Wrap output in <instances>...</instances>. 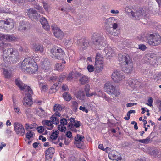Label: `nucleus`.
<instances>
[{
  "label": "nucleus",
  "mask_w": 161,
  "mask_h": 161,
  "mask_svg": "<svg viewBox=\"0 0 161 161\" xmlns=\"http://www.w3.org/2000/svg\"><path fill=\"white\" fill-rule=\"evenodd\" d=\"M3 60L6 64H12L19 61V54L17 50H14L11 48H8L3 51Z\"/></svg>",
  "instance_id": "1"
},
{
  "label": "nucleus",
  "mask_w": 161,
  "mask_h": 161,
  "mask_svg": "<svg viewBox=\"0 0 161 161\" xmlns=\"http://www.w3.org/2000/svg\"><path fill=\"white\" fill-rule=\"evenodd\" d=\"M118 59L122 66V70L126 73H130L133 70V64L129 55L125 53H120L118 55Z\"/></svg>",
  "instance_id": "2"
},
{
  "label": "nucleus",
  "mask_w": 161,
  "mask_h": 161,
  "mask_svg": "<svg viewBox=\"0 0 161 161\" xmlns=\"http://www.w3.org/2000/svg\"><path fill=\"white\" fill-rule=\"evenodd\" d=\"M93 46L96 49H100L105 45L103 36L99 34L94 33L92 38Z\"/></svg>",
  "instance_id": "3"
},
{
  "label": "nucleus",
  "mask_w": 161,
  "mask_h": 161,
  "mask_svg": "<svg viewBox=\"0 0 161 161\" xmlns=\"http://www.w3.org/2000/svg\"><path fill=\"white\" fill-rule=\"evenodd\" d=\"M43 14L44 11L42 8L38 4L36 5L34 8H30L27 10V15L29 18L32 20H37L40 18V15L36 11Z\"/></svg>",
  "instance_id": "4"
},
{
  "label": "nucleus",
  "mask_w": 161,
  "mask_h": 161,
  "mask_svg": "<svg viewBox=\"0 0 161 161\" xmlns=\"http://www.w3.org/2000/svg\"><path fill=\"white\" fill-rule=\"evenodd\" d=\"M146 41L150 45L157 46L161 42V37L158 33L147 34Z\"/></svg>",
  "instance_id": "5"
},
{
  "label": "nucleus",
  "mask_w": 161,
  "mask_h": 161,
  "mask_svg": "<svg viewBox=\"0 0 161 161\" xmlns=\"http://www.w3.org/2000/svg\"><path fill=\"white\" fill-rule=\"evenodd\" d=\"M50 52L52 54V57L54 59H62L65 56L64 51L60 48L57 47L51 49Z\"/></svg>",
  "instance_id": "6"
},
{
  "label": "nucleus",
  "mask_w": 161,
  "mask_h": 161,
  "mask_svg": "<svg viewBox=\"0 0 161 161\" xmlns=\"http://www.w3.org/2000/svg\"><path fill=\"white\" fill-rule=\"evenodd\" d=\"M148 10L145 9L134 10L132 12V18L133 19L139 20L144 17L148 13Z\"/></svg>",
  "instance_id": "7"
},
{
  "label": "nucleus",
  "mask_w": 161,
  "mask_h": 161,
  "mask_svg": "<svg viewBox=\"0 0 161 161\" xmlns=\"http://www.w3.org/2000/svg\"><path fill=\"white\" fill-rule=\"evenodd\" d=\"M104 89L106 92L110 95H114L117 97L120 94L119 90L116 89L115 87L110 82L105 84Z\"/></svg>",
  "instance_id": "8"
},
{
  "label": "nucleus",
  "mask_w": 161,
  "mask_h": 161,
  "mask_svg": "<svg viewBox=\"0 0 161 161\" xmlns=\"http://www.w3.org/2000/svg\"><path fill=\"white\" fill-rule=\"evenodd\" d=\"M14 25L13 20L10 18L7 19L6 21H0V27H3L6 30L12 29L13 28Z\"/></svg>",
  "instance_id": "9"
},
{
  "label": "nucleus",
  "mask_w": 161,
  "mask_h": 161,
  "mask_svg": "<svg viewBox=\"0 0 161 161\" xmlns=\"http://www.w3.org/2000/svg\"><path fill=\"white\" fill-rule=\"evenodd\" d=\"M111 77L114 81L115 83H120L125 79L124 75L118 71H115L112 74Z\"/></svg>",
  "instance_id": "10"
},
{
  "label": "nucleus",
  "mask_w": 161,
  "mask_h": 161,
  "mask_svg": "<svg viewBox=\"0 0 161 161\" xmlns=\"http://www.w3.org/2000/svg\"><path fill=\"white\" fill-rule=\"evenodd\" d=\"M95 66L96 71L97 72H100L103 69V62L100 54H97L96 56Z\"/></svg>",
  "instance_id": "11"
},
{
  "label": "nucleus",
  "mask_w": 161,
  "mask_h": 161,
  "mask_svg": "<svg viewBox=\"0 0 161 161\" xmlns=\"http://www.w3.org/2000/svg\"><path fill=\"white\" fill-rule=\"evenodd\" d=\"M33 94V92L27 93L25 94V96L23 99L22 102L23 105L25 106L30 107L33 104L32 96Z\"/></svg>",
  "instance_id": "12"
},
{
  "label": "nucleus",
  "mask_w": 161,
  "mask_h": 161,
  "mask_svg": "<svg viewBox=\"0 0 161 161\" xmlns=\"http://www.w3.org/2000/svg\"><path fill=\"white\" fill-rule=\"evenodd\" d=\"M144 58L146 61L151 65H155L156 64V58L155 55L154 53L147 54L145 55Z\"/></svg>",
  "instance_id": "13"
},
{
  "label": "nucleus",
  "mask_w": 161,
  "mask_h": 161,
  "mask_svg": "<svg viewBox=\"0 0 161 161\" xmlns=\"http://www.w3.org/2000/svg\"><path fill=\"white\" fill-rule=\"evenodd\" d=\"M41 64L42 68L44 70L45 72L52 70L50 67V63L47 58H43L41 61Z\"/></svg>",
  "instance_id": "14"
},
{
  "label": "nucleus",
  "mask_w": 161,
  "mask_h": 161,
  "mask_svg": "<svg viewBox=\"0 0 161 161\" xmlns=\"http://www.w3.org/2000/svg\"><path fill=\"white\" fill-rule=\"evenodd\" d=\"M55 36L57 38H62L64 36V34L60 29L58 28L56 25H53L51 26Z\"/></svg>",
  "instance_id": "15"
},
{
  "label": "nucleus",
  "mask_w": 161,
  "mask_h": 161,
  "mask_svg": "<svg viewBox=\"0 0 161 161\" xmlns=\"http://www.w3.org/2000/svg\"><path fill=\"white\" fill-rule=\"evenodd\" d=\"M34 63L35 64L34 65L36 66L35 68H34V66H33L32 68L31 67H26L21 68V70L23 72H24L25 73L29 74L34 73L35 71H37V67L36 63L35 62H34Z\"/></svg>",
  "instance_id": "16"
},
{
  "label": "nucleus",
  "mask_w": 161,
  "mask_h": 161,
  "mask_svg": "<svg viewBox=\"0 0 161 161\" xmlns=\"http://www.w3.org/2000/svg\"><path fill=\"white\" fill-rule=\"evenodd\" d=\"M119 153L115 150L111 151L108 154L109 158L112 160H116L118 161L120 160L122 158L119 157Z\"/></svg>",
  "instance_id": "17"
},
{
  "label": "nucleus",
  "mask_w": 161,
  "mask_h": 161,
  "mask_svg": "<svg viewBox=\"0 0 161 161\" xmlns=\"http://www.w3.org/2000/svg\"><path fill=\"white\" fill-rule=\"evenodd\" d=\"M103 53L108 59H110L111 57L114 56V50L110 47H106L104 49Z\"/></svg>",
  "instance_id": "18"
},
{
  "label": "nucleus",
  "mask_w": 161,
  "mask_h": 161,
  "mask_svg": "<svg viewBox=\"0 0 161 161\" xmlns=\"http://www.w3.org/2000/svg\"><path fill=\"white\" fill-rule=\"evenodd\" d=\"M34 63L33 62V60L31 58H27L25 59L21 64V68L27 67V65H30L33 66L34 65Z\"/></svg>",
  "instance_id": "19"
},
{
  "label": "nucleus",
  "mask_w": 161,
  "mask_h": 161,
  "mask_svg": "<svg viewBox=\"0 0 161 161\" xmlns=\"http://www.w3.org/2000/svg\"><path fill=\"white\" fill-rule=\"evenodd\" d=\"M54 149L53 147H50L46 151L45 157L46 160L50 161L54 153Z\"/></svg>",
  "instance_id": "20"
},
{
  "label": "nucleus",
  "mask_w": 161,
  "mask_h": 161,
  "mask_svg": "<svg viewBox=\"0 0 161 161\" xmlns=\"http://www.w3.org/2000/svg\"><path fill=\"white\" fill-rule=\"evenodd\" d=\"M117 22L116 20L115 22H114L112 25V27H110L106 29L107 31L109 34L114 36H116L117 35L116 32L114 31V30H116L118 27V25L117 23Z\"/></svg>",
  "instance_id": "21"
},
{
  "label": "nucleus",
  "mask_w": 161,
  "mask_h": 161,
  "mask_svg": "<svg viewBox=\"0 0 161 161\" xmlns=\"http://www.w3.org/2000/svg\"><path fill=\"white\" fill-rule=\"evenodd\" d=\"M61 114L59 113H55L50 118L52 123L56 125L58 124L59 122V117Z\"/></svg>",
  "instance_id": "22"
},
{
  "label": "nucleus",
  "mask_w": 161,
  "mask_h": 161,
  "mask_svg": "<svg viewBox=\"0 0 161 161\" xmlns=\"http://www.w3.org/2000/svg\"><path fill=\"white\" fill-rule=\"evenodd\" d=\"M15 39V37L13 36L0 34V40L2 41H12L14 40Z\"/></svg>",
  "instance_id": "23"
},
{
  "label": "nucleus",
  "mask_w": 161,
  "mask_h": 161,
  "mask_svg": "<svg viewBox=\"0 0 161 161\" xmlns=\"http://www.w3.org/2000/svg\"><path fill=\"white\" fill-rule=\"evenodd\" d=\"M59 133V131L58 130L55 131L52 133L50 136V141H52L53 143L55 144L58 143L59 141V139H57V141L55 140L58 138Z\"/></svg>",
  "instance_id": "24"
},
{
  "label": "nucleus",
  "mask_w": 161,
  "mask_h": 161,
  "mask_svg": "<svg viewBox=\"0 0 161 161\" xmlns=\"http://www.w3.org/2000/svg\"><path fill=\"white\" fill-rule=\"evenodd\" d=\"M21 90H23L24 93L26 94L27 93L33 92L30 86L27 85L21 82Z\"/></svg>",
  "instance_id": "25"
},
{
  "label": "nucleus",
  "mask_w": 161,
  "mask_h": 161,
  "mask_svg": "<svg viewBox=\"0 0 161 161\" xmlns=\"http://www.w3.org/2000/svg\"><path fill=\"white\" fill-rule=\"evenodd\" d=\"M36 113L41 118H44L47 115V113L41 107H39L36 109Z\"/></svg>",
  "instance_id": "26"
},
{
  "label": "nucleus",
  "mask_w": 161,
  "mask_h": 161,
  "mask_svg": "<svg viewBox=\"0 0 161 161\" xmlns=\"http://www.w3.org/2000/svg\"><path fill=\"white\" fill-rule=\"evenodd\" d=\"M77 74L78 76H81V78L79 79V81L81 84H84L88 81L89 79L87 76L79 73H77Z\"/></svg>",
  "instance_id": "27"
},
{
  "label": "nucleus",
  "mask_w": 161,
  "mask_h": 161,
  "mask_svg": "<svg viewBox=\"0 0 161 161\" xmlns=\"http://www.w3.org/2000/svg\"><path fill=\"white\" fill-rule=\"evenodd\" d=\"M41 23L42 27L45 29L47 31L49 30L50 26L47 19L45 18L44 17L42 18L41 20Z\"/></svg>",
  "instance_id": "28"
},
{
  "label": "nucleus",
  "mask_w": 161,
  "mask_h": 161,
  "mask_svg": "<svg viewBox=\"0 0 161 161\" xmlns=\"http://www.w3.org/2000/svg\"><path fill=\"white\" fill-rule=\"evenodd\" d=\"M85 95L83 89L79 91L76 95V97L80 100H83L84 99Z\"/></svg>",
  "instance_id": "29"
},
{
  "label": "nucleus",
  "mask_w": 161,
  "mask_h": 161,
  "mask_svg": "<svg viewBox=\"0 0 161 161\" xmlns=\"http://www.w3.org/2000/svg\"><path fill=\"white\" fill-rule=\"evenodd\" d=\"M33 48L36 52H39L42 53L43 52L44 50L42 46L38 44H34Z\"/></svg>",
  "instance_id": "30"
},
{
  "label": "nucleus",
  "mask_w": 161,
  "mask_h": 161,
  "mask_svg": "<svg viewBox=\"0 0 161 161\" xmlns=\"http://www.w3.org/2000/svg\"><path fill=\"white\" fill-rule=\"evenodd\" d=\"M85 91L87 96L90 97L93 95H96L97 94L95 92H93L91 93H89L90 91V86L89 85H86L85 86Z\"/></svg>",
  "instance_id": "31"
},
{
  "label": "nucleus",
  "mask_w": 161,
  "mask_h": 161,
  "mask_svg": "<svg viewBox=\"0 0 161 161\" xmlns=\"http://www.w3.org/2000/svg\"><path fill=\"white\" fill-rule=\"evenodd\" d=\"M160 151L158 149L155 148L150 152L151 155L153 156L154 157H158L160 156Z\"/></svg>",
  "instance_id": "32"
},
{
  "label": "nucleus",
  "mask_w": 161,
  "mask_h": 161,
  "mask_svg": "<svg viewBox=\"0 0 161 161\" xmlns=\"http://www.w3.org/2000/svg\"><path fill=\"white\" fill-rule=\"evenodd\" d=\"M42 123L48 127H47V128L49 130H51L53 127V123H52L51 120H46L42 121Z\"/></svg>",
  "instance_id": "33"
},
{
  "label": "nucleus",
  "mask_w": 161,
  "mask_h": 161,
  "mask_svg": "<svg viewBox=\"0 0 161 161\" xmlns=\"http://www.w3.org/2000/svg\"><path fill=\"white\" fill-rule=\"evenodd\" d=\"M30 28L29 24L28 22L25 21H23L22 22L21 25V29L22 31H25L27 29Z\"/></svg>",
  "instance_id": "34"
},
{
  "label": "nucleus",
  "mask_w": 161,
  "mask_h": 161,
  "mask_svg": "<svg viewBox=\"0 0 161 161\" xmlns=\"http://www.w3.org/2000/svg\"><path fill=\"white\" fill-rule=\"evenodd\" d=\"M116 20L114 18L111 17L106 19L105 22L106 25L110 26L112 25L114 22H115Z\"/></svg>",
  "instance_id": "35"
},
{
  "label": "nucleus",
  "mask_w": 161,
  "mask_h": 161,
  "mask_svg": "<svg viewBox=\"0 0 161 161\" xmlns=\"http://www.w3.org/2000/svg\"><path fill=\"white\" fill-rule=\"evenodd\" d=\"M136 141L140 143L146 144L150 143L152 142V140L150 139V137H149L145 139L140 140L136 139Z\"/></svg>",
  "instance_id": "36"
},
{
  "label": "nucleus",
  "mask_w": 161,
  "mask_h": 161,
  "mask_svg": "<svg viewBox=\"0 0 161 161\" xmlns=\"http://www.w3.org/2000/svg\"><path fill=\"white\" fill-rule=\"evenodd\" d=\"M54 68L56 70L61 71L64 69V66L61 63H57L55 64Z\"/></svg>",
  "instance_id": "37"
},
{
  "label": "nucleus",
  "mask_w": 161,
  "mask_h": 161,
  "mask_svg": "<svg viewBox=\"0 0 161 161\" xmlns=\"http://www.w3.org/2000/svg\"><path fill=\"white\" fill-rule=\"evenodd\" d=\"M59 83L54 84L52 86L49 92L51 93H53L55 92L58 89V85Z\"/></svg>",
  "instance_id": "38"
},
{
  "label": "nucleus",
  "mask_w": 161,
  "mask_h": 161,
  "mask_svg": "<svg viewBox=\"0 0 161 161\" xmlns=\"http://www.w3.org/2000/svg\"><path fill=\"white\" fill-rule=\"evenodd\" d=\"M25 125V128L27 130H34L36 129V124L33 125L31 124L30 125H29L28 124H26Z\"/></svg>",
  "instance_id": "39"
},
{
  "label": "nucleus",
  "mask_w": 161,
  "mask_h": 161,
  "mask_svg": "<svg viewBox=\"0 0 161 161\" xmlns=\"http://www.w3.org/2000/svg\"><path fill=\"white\" fill-rule=\"evenodd\" d=\"M63 97L65 100L67 101H70L71 99L70 94L68 92H65L63 94Z\"/></svg>",
  "instance_id": "40"
},
{
  "label": "nucleus",
  "mask_w": 161,
  "mask_h": 161,
  "mask_svg": "<svg viewBox=\"0 0 161 161\" xmlns=\"http://www.w3.org/2000/svg\"><path fill=\"white\" fill-rule=\"evenodd\" d=\"M14 130L16 133L18 134L20 131V124L18 122H16L14 125Z\"/></svg>",
  "instance_id": "41"
},
{
  "label": "nucleus",
  "mask_w": 161,
  "mask_h": 161,
  "mask_svg": "<svg viewBox=\"0 0 161 161\" xmlns=\"http://www.w3.org/2000/svg\"><path fill=\"white\" fill-rule=\"evenodd\" d=\"M83 138H84L83 136L77 134L75 138V143H78V142H83V141H82V140Z\"/></svg>",
  "instance_id": "42"
},
{
  "label": "nucleus",
  "mask_w": 161,
  "mask_h": 161,
  "mask_svg": "<svg viewBox=\"0 0 161 161\" xmlns=\"http://www.w3.org/2000/svg\"><path fill=\"white\" fill-rule=\"evenodd\" d=\"M62 107L61 105L56 104L54 106V110L55 112V113H59V112L62 110Z\"/></svg>",
  "instance_id": "43"
},
{
  "label": "nucleus",
  "mask_w": 161,
  "mask_h": 161,
  "mask_svg": "<svg viewBox=\"0 0 161 161\" xmlns=\"http://www.w3.org/2000/svg\"><path fill=\"white\" fill-rule=\"evenodd\" d=\"M3 73L5 77L6 78H9L11 76V71L10 70H8L7 69H6L5 70H4Z\"/></svg>",
  "instance_id": "44"
},
{
  "label": "nucleus",
  "mask_w": 161,
  "mask_h": 161,
  "mask_svg": "<svg viewBox=\"0 0 161 161\" xmlns=\"http://www.w3.org/2000/svg\"><path fill=\"white\" fill-rule=\"evenodd\" d=\"M82 44L81 46L82 48L83 49H86L87 47L88 46V42L87 40H82Z\"/></svg>",
  "instance_id": "45"
},
{
  "label": "nucleus",
  "mask_w": 161,
  "mask_h": 161,
  "mask_svg": "<svg viewBox=\"0 0 161 161\" xmlns=\"http://www.w3.org/2000/svg\"><path fill=\"white\" fill-rule=\"evenodd\" d=\"M57 77L56 76H50L47 77V79L49 81L54 82L57 80Z\"/></svg>",
  "instance_id": "46"
},
{
  "label": "nucleus",
  "mask_w": 161,
  "mask_h": 161,
  "mask_svg": "<svg viewBox=\"0 0 161 161\" xmlns=\"http://www.w3.org/2000/svg\"><path fill=\"white\" fill-rule=\"evenodd\" d=\"M35 136L34 133L32 131H29L27 132L26 135V138L28 139L33 138Z\"/></svg>",
  "instance_id": "47"
},
{
  "label": "nucleus",
  "mask_w": 161,
  "mask_h": 161,
  "mask_svg": "<svg viewBox=\"0 0 161 161\" xmlns=\"http://www.w3.org/2000/svg\"><path fill=\"white\" fill-rule=\"evenodd\" d=\"M72 106L73 110L76 111L78 108V103L76 101L72 102Z\"/></svg>",
  "instance_id": "48"
},
{
  "label": "nucleus",
  "mask_w": 161,
  "mask_h": 161,
  "mask_svg": "<svg viewBox=\"0 0 161 161\" xmlns=\"http://www.w3.org/2000/svg\"><path fill=\"white\" fill-rule=\"evenodd\" d=\"M146 34L145 35L144 33H142L138 36L137 38L139 40L143 41L145 39L146 40Z\"/></svg>",
  "instance_id": "49"
},
{
  "label": "nucleus",
  "mask_w": 161,
  "mask_h": 161,
  "mask_svg": "<svg viewBox=\"0 0 161 161\" xmlns=\"http://www.w3.org/2000/svg\"><path fill=\"white\" fill-rule=\"evenodd\" d=\"M133 11L134 10H132L129 7H127L125 8V12L128 14H130L131 15L132 14V12H133Z\"/></svg>",
  "instance_id": "50"
},
{
  "label": "nucleus",
  "mask_w": 161,
  "mask_h": 161,
  "mask_svg": "<svg viewBox=\"0 0 161 161\" xmlns=\"http://www.w3.org/2000/svg\"><path fill=\"white\" fill-rule=\"evenodd\" d=\"M59 122L61 124L63 125H66L67 124V120L65 118H63L61 119H59Z\"/></svg>",
  "instance_id": "51"
},
{
  "label": "nucleus",
  "mask_w": 161,
  "mask_h": 161,
  "mask_svg": "<svg viewBox=\"0 0 161 161\" xmlns=\"http://www.w3.org/2000/svg\"><path fill=\"white\" fill-rule=\"evenodd\" d=\"M138 46L139 48L142 51L145 50L147 48L146 46L144 44H139Z\"/></svg>",
  "instance_id": "52"
},
{
  "label": "nucleus",
  "mask_w": 161,
  "mask_h": 161,
  "mask_svg": "<svg viewBox=\"0 0 161 161\" xmlns=\"http://www.w3.org/2000/svg\"><path fill=\"white\" fill-rule=\"evenodd\" d=\"M87 69L89 72H93L94 70V67L92 65H88Z\"/></svg>",
  "instance_id": "53"
},
{
  "label": "nucleus",
  "mask_w": 161,
  "mask_h": 161,
  "mask_svg": "<svg viewBox=\"0 0 161 161\" xmlns=\"http://www.w3.org/2000/svg\"><path fill=\"white\" fill-rule=\"evenodd\" d=\"M135 80L133 79L131 80L129 82V85L132 87L135 86Z\"/></svg>",
  "instance_id": "54"
},
{
  "label": "nucleus",
  "mask_w": 161,
  "mask_h": 161,
  "mask_svg": "<svg viewBox=\"0 0 161 161\" xmlns=\"http://www.w3.org/2000/svg\"><path fill=\"white\" fill-rule=\"evenodd\" d=\"M71 39H70V38L66 39L64 43V44L66 46L70 45L71 44Z\"/></svg>",
  "instance_id": "55"
},
{
  "label": "nucleus",
  "mask_w": 161,
  "mask_h": 161,
  "mask_svg": "<svg viewBox=\"0 0 161 161\" xmlns=\"http://www.w3.org/2000/svg\"><path fill=\"white\" fill-rule=\"evenodd\" d=\"M7 68L6 66L5 65L4 63H1L0 65V68L1 69H2V72H3L4 70H6L7 69L6 68Z\"/></svg>",
  "instance_id": "56"
},
{
  "label": "nucleus",
  "mask_w": 161,
  "mask_h": 161,
  "mask_svg": "<svg viewBox=\"0 0 161 161\" xmlns=\"http://www.w3.org/2000/svg\"><path fill=\"white\" fill-rule=\"evenodd\" d=\"M58 128L59 130L62 132L65 131L66 129V128L65 126L62 125H59Z\"/></svg>",
  "instance_id": "57"
},
{
  "label": "nucleus",
  "mask_w": 161,
  "mask_h": 161,
  "mask_svg": "<svg viewBox=\"0 0 161 161\" xmlns=\"http://www.w3.org/2000/svg\"><path fill=\"white\" fill-rule=\"evenodd\" d=\"M148 103H146V104L150 107L152 106V103L153 102V100L150 97L147 100Z\"/></svg>",
  "instance_id": "58"
},
{
  "label": "nucleus",
  "mask_w": 161,
  "mask_h": 161,
  "mask_svg": "<svg viewBox=\"0 0 161 161\" xmlns=\"http://www.w3.org/2000/svg\"><path fill=\"white\" fill-rule=\"evenodd\" d=\"M76 144V146L78 148H82L83 147V142H78V143H75Z\"/></svg>",
  "instance_id": "59"
},
{
  "label": "nucleus",
  "mask_w": 161,
  "mask_h": 161,
  "mask_svg": "<svg viewBox=\"0 0 161 161\" xmlns=\"http://www.w3.org/2000/svg\"><path fill=\"white\" fill-rule=\"evenodd\" d=\"M74 126L76 128L79 127L80 126V122L78 121H74Z\"/></svg>",
  "instance_id": "60"
},
{
  "label": "nucleus",
  "mask_w": 161,
  "mask_h": 161,
  "mask_svg": "<svg viewBox=\"0 0 161 161\" xmlns=\"http://www.w3.org/2000/svg\"><path fill=\"white\" fill-rule=\"evenodd\" d=\"M39 133H42L44 131V128L42 126H40L37 127L36 129Z\"/></svg>",
  "instance_id": "61"
},
{
  "label": "nucleus",
  "mask_w": 161,
  "mask_h": 161,
  "mask_svg": "<svg viewBox=\"0 0 161 161\" xmlns=\"http://www.w3.org/2000/svg\"><path fill=\"white\" fill-rule=\"evenodd\" d=\"M41 88L43 91H46L47 89V85H44L43 83H42Z\"/></svg>",
  "instance_id": "62"
},
{
  "label": "nucleus",
  "mask_w": 161,
  "mask_h": 161,
  "mask_svg": "<svg viewBox=\"0 0 161 161\" xmlns=\"http://www.w3.org/2000/svg\"><path fill=\"white\" fill-rule=\"evenodd\" d=\"M79 109L80 110H82L83 111L85 112L86 113H87L88 112V110L85 107L80 106L79 108Z\"/></svg>",
  "instance_id": "63"
},
{
  "label": "nucleus",
  "mask_w": 161,
  "mask_h": 161,
  "mask_svg": "<svg viewBox=\"0 0 161 161\" xmlns=\"http://www.w3.org/2000/svg\"><path fill=\"white\" fill-rule=\"evenodd\" d=\"M66 135L69 138H70L72 136V133L70 131L67 132Z\"/></svg>",
  "instance_id": "64"
}]
</instances>
